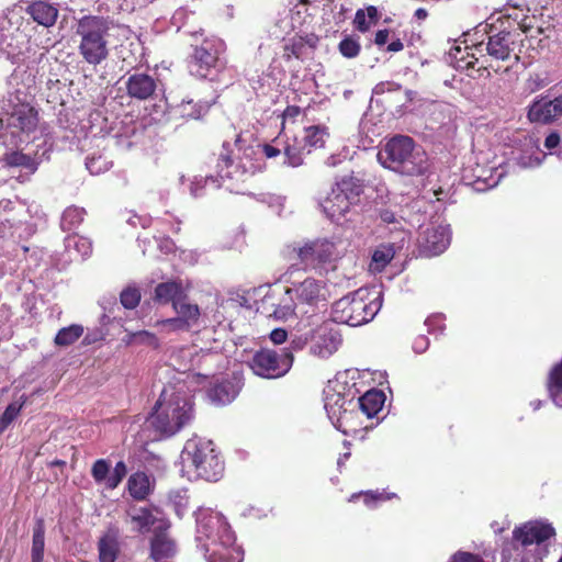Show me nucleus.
<instances>
[{
    "label": "nucleus",
    "mask_w": 562,
    "mask_h": 562,
    "mask_svg": "<svg viewBox=\"0 0 562 562\" xmlns=\"http://www.w3.org/2000/svg\"><path fill=\"white\" fill-rule=\"evenodd\" d=\"M193 418L192 398L186 392L168 386L160 393L148 422L159 435L170 437L189 425Z\"/></svg>",
    "instance_id": "1"
},
{
    "label": "nucleus",
    "mask_w": 562,
    "mask_h": 562,
    "mask_svg": "<svg viewBox=\"0 0 562 562\" xmlns=\"http://www.w3.org/2000/svg\"><path fill=\"white\" fill-rule=\"evenodd\" d=\"M119 27L110 16L83 15L77 22L76 34L80 37L78 52L83 61L97 67L109 58V37Z\"/></svg>",
    "instance_id": "2"
},
{
    "label": "nucleus",
    "mask_w": 562,
    "mask_h": 562,
    "mask_svg": "<svg viewBox=\"0 0 562 562\" xmlns=\"http://www.w3.org/2000/svg\"><path fill=\"white\" fill-rule=\"evenodd\" d=\"M194 42L191 53L187 57V67L191 76L198 79L215 80L227 66L224 58L225 42L216 36H204L201 33L192 34Z\"/></svg>",
    "instance_id": "3"
},
{
    "label": "nucleus",
    "mask_w": 562,
    "mask_h": 562,
    "mask_svg": "<svg viewBox=\"0 0 562 562\" xmlns=\"http://www.w3.org/2000/svg\"><path fill=\"white\" fill-rule=\"evenodd\" d=\"M381 164L403 176H423L428 171L427 154L416 149L415 142L409 136L392 137L378 155Z\"/></svg>",
    "instance_id": "4"
},
{
    "label": "nucleus",
    "mask_w": 562,
    "mask_h": 562,
    "mask_svg": "<svg viewBox=\"0 0 562 562\" xmlns=\"http://www.w3.org/2000/svg\"><path fill=\"white\" fill-rule=\"evenodd\" d=\"M382 306L381 293L360 288L333 304V321L349 326H360L374 318Z\"/></svg>",
    "instance_id": "5"
},
{
    "label": "nucleus",
    "mask_w": 562,
    "mask_h": 562,
    "mask_svg": "<svg viewBox=\"0 0 562 562\" xmlns=\"http://www.w3.org/2000/svg\"><path fill=\"white\" fill-rule=\"evenodd\" d=\"M241 140L238 137L236 139V145L238 147L239 155L237 156V161L233 160L227 155H221L218 159V168H220V177L222 179H226L231 182V190H235L236 192H244L246 188V182L255 176L257 172H260L263 167V160L260 156L259 146H240Z\"/></svg>",
    "instance_id": "6"
},
{
    "label": "nucleus",
    "mask_w": 562,
    "mask_h": 562,
    "mask_svg": "<svg viewBox=\"0 0 562 562\" xmlns=\"http://www.w3.org/2000/svg\"><path fill=\"white\" fill-rule=\"evenodd\" d=\"M289 260H296V265L304 270H315L318 273L327 272L338 259L335 243L327 238L307 240L303 245L294 244L286 247Z\"/></svg>",
    "instance_id": "7"
},
{
    "label": "nucleus",
    "mask_w": 562,
    "mask_h": 562,
    "mask_svg": "<svg viewBox=\"0 0 562 562\" xmlns=\"http://www.w3.org/2000/svg\"><path fill=\"white\" fill-rule=\"evenodd\" d=\"M184 451L199 477L209 482H217L223 477L224 461L212 440L190 439L186 443Z\"/></svg>",
    "instance_id": "8"
},
{
    "label": "nucleus",
    "mask_w": 562,
    "mask_h": 562,
    "mask_svg": "<svg viewBox=\"0 0 562 562\" xmlns=\"http://www.w3.org/2000/svg\"><path fill=\"white\" fill-rule=\"evenodd\" d=\"M516 36H518V34H514L509 31H499L495 34L490 35L488 42L485 47L481 42L470 48L472 53L467 54L469 60L465 61V65L463 67L470 69L475 68V66L479 65L477 71H488L491 65H485L484 63L480 64V58L476 57V53L483 56V52L486 50L491 57L499 60H506L510 57V54L515 48L514 45ZM487 76H490V72H487Z\"/></svg>",
    "instance_id": "9"
},
{
    "label": "nucleus",
    "mask_w": 562,
    "mask_h": 562,
    "mask_svg": "<svg viewBox=\"0 0 562 562\" xmlns=\"http://www.w3.org/2000/svg\"><path fill=\"white\" fill-rule=\"evenodd\" d=\"M293 359V353L289 349L278 351L262 348L254 353L249 367L261 378L276 379L289 372Z\"/></svg>",
    "instance_id": "10"
},
{
    "label": "nucleus",
    "mask_w": 562,
    "mask_h": 562,
    "mask_svg": "<svg viewBox=\"0 0 562 562\" xmlns=\"http://www.w3.org/2000/svg\"><path fill=\"white\" fill-rule=\"evenodd\" d=\"M261 310L269 317L286 321L294 315L295 302L290 288L270 289L261 300Z\"/></svg>",
    "instance_id": "11"
},
{
    "label": "nucleus",
    "mask_w": 562,
    "mask_h": 562,
    "mask_svg": "<svg viewBox=\"0 0 562 562\" xmlns=\"http://www.w3.org/2000/svg\"><path fill=\"white\" fill-rule=\"evenodd\" d=\"M451 240L449 226L432 225L419 232L417 248L420 256L430 258L442 254Z\"/></svg>",
    "instance_id": "12"
},
{
    "label": "nucleus",
    "mask_w": 562,
    "mask_h": 562,
    "mask_svg": "<svg viewBox=\"0 0 562 562\" xmlns=\"http://www.w3.org/2000/svg\"><path fill=\"white\" fill-rule=\"evenodd\" d=\"M562 117V94L550 99L548 95H538L528 105L527 119L530 123L550 125Z\"/></svg>",
    "instance_id": "13"
},
{
    "label": "nucleus",
    "mask_w": 562,
    "mask_h": 562,
    "mask_svg": "<svg viewBox=\"0 0 562 562\" xmlns=\"http://www.w3.org/2000/svg\"><path fill=\"white\" fill-rule=\"evenodd\" d=\"M554 536L552 525L539 520L528 521L513 530V539L522 547L541 544Z\"/></svg>",
    "instance_id": "14"
},
{
    "label": "nucleus",
    "mask_w": 562,
    "mask_h": 562,
    "mask_svg": "<svg viewBox=\"0 0 562 562\" xmlns=\"http://www.w3.org/2000/svg\"><path fill=\"white\" fill-rule=\"evenodd\" d=\"M340 389H344L340 383L331 381L324 389V407L331 419L351 411L350 406L355 405L353 397L349 398Z\"/></svg>",
    "instance_id": "15"
},
{
    "label": "nucleus",
    "mask_w": 562,
    "mask_h": 562,
    "mask_svg": "<svg viewBox=\"0 0 562 562\" xmlns=\"http://www.w3.org/2000/svg\"><path fill=\"white\" fill-rule=\"evenodd\" d=\"M318 36L315 34L294 35L284 40L282 45V58L290 61L293 58L303 60L305 56L313 54L318 44Z\"/></svg>",
    "instance_id": "16"
},
{
    "label": "nucleus",
    "mask_w": 562,
    "mask_h": 562,
    "mask_svg": "<svg viewBox=\"0 0 562 562\" xmlns=\"http://www.w3.org/2000/svg\"><path fill=\"white\" fill-rule=\"evenodd\" d=\"M240 391L238 381L228 378H214L206 390L207 398L216 406L232 403Z\"/></svg>",
    "instance_id": "17"
},
{
    "label": "nucleus",
    "mask_w": 562,
    "mask_h": 562,
    "mask_svg": "<svg viewBox=\"0 0 562 562\" xmlns=\"http://www.w3.org/2000/svg\"><path fill=\"white\" fill-rule=\"evenodd\" d=\"M340 344V335L328 326L322 325L314 330L311 350L321 358H327L338 349Z\"/></svg>",
    "instance_id": "18"
},
{
    "label": "nucleus",
    "mask_w": 562,
    "mask_h": 562,
    "mask_svg": "<svg viewBox=\"0 0 562 562\" xmlns=\"http://www.w3.org/2000/svg\"><path fill=\"white\" fill-rule=\"evenodd\" d=\"M125 87L130 98L144 101L155 95L157 81L147 74L136 72L127 78Z\"/></svg>",
    "instance_id": "19"
},
{
    "label": "nucleus",
    "mask_w": 562,
    "mask_h": 562,
    "mask_svg": "<svg viewBox=\"0 0 562 562\" xmlns=\"http://www.w3.org/2000/svg\"><path fill=\"white\" fill-rule=\"evenodd\" d=\"M25 12L34 22L44 27H52L59 14V10L55 4L43 0L30 2L25 8Z\"/></svg>",
    "instance_id": "20"
},
{
    "label": "nucleus",
    "mask_w": 562,
    "mask_h": 562,
    "mask_svg": "<svg viewBox=\"0 0 562 562\" xmlns=\"http://www.w3.org/2000/svg\"><path fill=\"white\" fill-rule=\"evenodd\" d=\"M296 299L301 303L316 305L319 301H325V283L314 278H306L299 283L295 289Z\"/></svg>",
    "instance_id": "21"
},
{
    "label": "nucleus",
    "mask_w": 562,
    "mask_h": 562,
    "mask_svg": "<svg viewBox=\"0 0 562 562\" xmlns=\"http://www.w3.org/2000/svg\"><path fill=\"white\" fill-rule=\"evenodd\" d=\"M120 529L110 526L98 541L99 561L115 562L120 553Z\"/></svg>",
    "instance_id": "22"
},
{
    "label": "nucleus",
    "mask_w": 562,
    "mask_h": 562,
    "mask_svg": "<svg viewBox=\"0 0 562 562\" xmlns=\"http://www.w3.org/2000/svg\"><path fill=\"white\" fill-rule=\"evenodd\" d=\"M13 125L24 133H32L38 124V111L29 103L14 106L11 114Z\"/></svg>",
    "instance_id": "23"
},
{
    "label": "nucleus",
    "mask_w": 562,
    "mask_h": 562,
    "mask_svg": "<svg viewBox=\"0 0 562 562\" xmlns=\"http://www.w3.org/2000/svg\"><path fill=\"white\" fill-rule=\"evenodd\" d=\"M321 205L325 214L330 220H338L339 217L345 216L351 204L347 198H345L344 194L338 190V188L334 186Z\"/></svg>",
    "instance_id": "24"
},
{
    "label": "nucleus",
    "mask_w": 562,
    "mask_h": 562,
    "mask_svg": "<svg viewBox=\"0 0 562 562\" xmlns=\"http://www.w3.org/2000/svg\"><path fill=\"white\" fill-rule=\"evenodd\" d=\"M181 299H189L186 290L181 281H167L161 282L155 288L154 300L160 304H175V301H180Z\"/></svg>",
    "instance_id": "25"
},
{
    "label": "nucleus",
    "mask_w": 562,
    "mask_h": 562,
    "mask_svg": "<svg viewBox=\"0 0 562 562\" xmlns=\"http://www.w3.org/2000/svg\"><path fill=\"white\" fill-rule=\"evenodd\" d=\"M384 401V393L382 391L372 389L366 392L362 396L358 397L353 407L359 406L360 411L367 416V418H372L382 409Z\"/></svg>",
    "instance_id": "26"
},
{
    "label": "nucleus",
    "mask_w": 562,
    "mask_h": 562,
    "mask_svg": "<svg viewBox=\"0 0 562 562\" xmlns=\"http://www.w3.org/2000/svg\"><path fill=\"white\" fill-rule=\"evenodd\" d=\"M130 495L136 501H145L151 493L149 476L142 471L133 473L127 481Z\"/></svg>",
    "instance_id": "27"
},
{
    "label": "nucleus",
    "mask_w": 562,
    "mask_h": 562,
    "mask_svg": "<svg viewBox=\"0 0 562 562\" xmlns=\"http://www.w3.org/2000/svg\"><path fill=\"white\" fill-rule=\"evenodd\" d=\"M328 137V128L324 125L305 127L302 142L306 147V154H310L313 149L324 148Z\"/></svg>",
    "instance_id": "28"
},
{
    "label": "nucleus",
    "mask_w": 562,
    "mask_h": 562,
    "mask_svg": "<svg viewBox=\"0 0 562 562\" xmlns=\"http://www.w3.org/2000/svg\"><path fill=\"white\" fill-rule=\"evenodd\" d=\"M395 256L393 244H381L378 246L371 257L369 269L371 272H382Z\"/></svg>",
    "instance_id": "29"
},
{
    "label": "nucleus",
    "mask_w": 562,
    "mask_h": 562,
    "mask_svg": "<svg viewBox=\"0 0 562 562\" xmlns=\"http://www.w3.org/2000/svg\"><path fill=\"white\" fill-rule=\"evenodd\" d=\"M175 543L167 535L159 532L154 536L150 542V558L156 562L172 557Z\"/></svg>",
    "instance_id": "30"
},
{
    "label": "nucleus",
    "mask_w": 562,
    "mask_h": 562,
    "mask_svg": "<svg viewBox=\"0 0 562 562\" xmlns=\"http://www.w3.org/2000/svg\"><path fill=\"white\" fill-rule=\"evenodd\" d=\"M172 308L192 328L199 324L201 311L198 304L188 302V299H181L180 301H175Z\"/></svg>",
    "instance_id": "31"
},
{
    "label": "nucleus",
    "mask_w": 562,
    "mask_h": 562,
    "mask_svg": "<svg viewBox=\"0 0 562 562\" xmlns=\"http://www.w3.org/2000/svg\"><path fill=\"white\" fill-rule=\"evenodd\" d=\"M335 186L344 196L347 198L350 204L357 202L363 192V186L360 180L351 176L341 178Z\"/></svg>",
    "instance_id": "32"
},
{
    "label": "nucleus",
    "mask_w": 562,
    "mask_h": 562,
    "mask_svg": "<svg viewBox=\"0 0 562 562\" xmlns=\"http://www.w3.org/2000/svg\"><path fill=\"white\" fill-rule=\"evenodd\" d=\"M176 114L186 120H199L206 111V106L199 101L193 99L182 100L175 109Z\"/></svg>",
    "instance_id": "33"
},
{
    "label": "nucleus",
    "mask_w": 562,
    "mask_h": 562,
    "mask_svg": "<svg viewBox=\"0 0 562 562\" xmlns=\"http://www.w3.org/2000/svg\"><path fill=\"white\" fill-rule=\"evenodd\" d=\"M336 427L347 436H356L362 429V423L358 420V413L353 408L336 418Z\"/></svg>",
    "instance_id": "34"
},
{
    "label": "nucleus",
    "mask_w": 562,
    "mask_h": 562,
    "mask_svg": "<svg viewBox=\"0 0 562 562\" xmlns=\"http://www.w3.org/2000/svg\"><path fill=\"white\" fill-rule=\"evenodd\" d=\"M45 526L42 519L37 520L33 529L32 561L44 562Z\"/></svg>",
    "instance_id": "35"
},
{
    "label": "nucleus",
    "mask_w": 562,
    "mask_h": 562,
    "mask_svg": "<svg viewBox=\"0 0 562 562\" xmlns=\"http://www.w3.org/2000/svg\"><path fill=\"white\" fill-rule=\"evenodd\" d=\"M86 211L82 207L78 206H69L67 207L60 221V227L65 232H72L79 227V225L83 222Z\"/></svg>",
    "instance_id": "36"
},
{
    "label": "nucleus",
    "mask_w": 562,
    "mask_h": 562,
    "mask_svg": "<svg viewBox=\"0 0 562 562\" xmlns=\"http://www.w3.org/2000/svg\"><path fill=\"white\" fill-rule=\"evenodd\" d=\"M83 334V327L79 324H72L63 327L55 336L54 342L59 347H67L76 342Z\"/></svg>",
    "instance_id": "37"
},
{
    "label": "nucleus",
    "mask_w": 562,
    "mask_h": 562,
    "mask_svg": "<svg viewBox=\"0 0 562 562\" xmlns=\"http://www.w3.org/2000/svg\"><path fill=\"white\" fill-rule=\"evenodd\" d=\"M5 162L10 167H23L32 173L35 172L38 167L37 161L33 157L21 151H12L7 154Z\"/></svg>",
    "instance_id": "38"
},
{
    "label": "nucleus",
    "mask_w": 562,
    "mask_h": 562,
    "mask_svg": "<svg viewBox=\"0 0 562 562\" xmlns=\"http://www.w3.org/2000/svg\"><path fill=\"white\" fill-rule=\"evenodd\" d=\"M288 164L292 167H299L303 164L306 147L302 140L294 139L293 144H288L284 148Z\"/></svg>",
    "instance_id": "39"
},
{
    "label": "nucleus",
    "mask_w": 562,
    "mask_h": 562,
    "mask_svg": "<svg viewBox=\"0 0 562 562\" xmlns=\"http://www.w3.org/2000/svg\"><path fill=\"white\" fill-rule=\"evenodd\" d=\"M548 391L553 400L562 395V363H557L550 371L548 378Z\"/></svg>",
    "instance_id": "40"
},
{
    "label": "nucleus",
    "mask_w": 562,
    "mask_h": 562,
    "mask_svg": "<svg viewBox=\"0 0 562 562\" xmlns=\"http://www.w3.org/2000/svg\"><path fill=\"white\" fill-rule=\"evenodd\" d=\"M393 496H395V495L394 494H389V493H385V492L366 491V492H359V493L351 494V496L349 497L348 501L349 502H356L359 497H363V503L368 507H372L376 503L385 502L387 499H391Z\"/></svg>",
    "instance_id": "41"
},
{
    "label": "nucleus",
    "mask_w": 562,
    "mask_h": 562,
    "mask_svg": "<svg viewBox=\"0 0 562 562\" xmlns=\"http://www.w3.org/2000/svg\"><path fill=\"white\" fill-rule=\"evenodd\" d=\"M339 53L346 58H356L361 52L358 36L347 35L338 44Z\"/></svg>",
    "instance_id": "42"
},
{
    "label": "nucleus",
    "mask_w": 562,
    "mask_h": 562,
    "mask_svg": "<svg viewBox=\"0 0 562 562\" xmlns=\"http://www.w3.org/2000/svg\"><path fill=\"white\" fill-rule=\"evenodd\" d=\"M132 521L136 524L137 530L144 533L150 530L156 522V518L150 509L142 507L132 516Z\"/></svg>",
    "instance_id": "43"
},
{
    "label": "nucleus",
    "mask_w": 562,
    "mask_h": 562,
    "mask_svg": "<svg viewBox=\"0 0 562 562\" xmlns=\"http://www.w3.org/2000/svg\"><path fill=\"white\" fill-rule=\"evenodd\" d=\"M142 299L140 291L137 286H127L120 294L121 304L127 310H134L138 306Z\"/></svg>",
    "instance_id": "44"
},
{
    "label": "nucleus",
    "mask_w": 562,
    "mask_h": 562,
    "mask_svg": "<svg viewBox=\"0 0 562 562\" xmlns=\"http://www.w3.org/2000/svg\"><path fill=\"white\" fill-rule=\"evenodd\" d=\"M68 247H75L82 258L89 256L92 252L91 241L79 235L69 236L67 239Z\"/></svg>",
    "instance_id": "45"
},
{
    "label": "nucleus",
    "mask_w": 562,
    "mask_h": 562,
    "mask_svg": "<svg viewBox=\"0 0 562 562\" xmlns=\"http://www.w3.org/2000/svg\"><path fill=\"white\" fill-rule=\"evenodd\" d=\"M126 474H127V468H126V464L124 463V461L116 462V464L113 469V472L111 474H109V477L106 479L105 486L109 490L116 488L120 485V483L123 481V479L126 476Z\"/></svg>",
    "instance_id": "46"
},
{
    "label": "nucleus",
    "mask_w": 562,
    "mask_h": 562,
    "mask_svg": "<svg viewBox=\"0 0 562 562\" xmlns=\"http://www.w3.org/2000/svg\"><path fill=\"white\" fill-rule=\"evenodd\" d=\"M23 404L11 403L0 416V432L8 428V426L18 417Z\"/></svg>",
    "instance_id": "47"
},
{
    "label": "nucleus",
    "mask_w": 562,
    "mask_h": 562,
    "mask_svg": "<svg viewBox=\"0 0 562 562\" xmlns=\"http://www.w3.org/2000/svg\"><path fill=\"white\" fill-rule=\"evenodd\" d=\"M110 473V464L104 459L97 460L91 468V475L97 483L106 482Z\"/></svg>",
    "instance_id": "48"
},
{
    "label": "nucleus",
    "mask_w": 562,
    "mask_h": 562,
    "mask_svg": "<svg viewBox=\"0 0 562 562\" xmlns=\"http://www.w3.org/2000/svg\"><path fill=\"white\" fill-rule=\"evenodd\" d=\"M159 324L167 328L170 331H189L191 330V326L184 322V319L180 318L178 315L176 317L162 319Z\"/></svg>",
    "instance_id": "49"
},
{
    "label": "nucleus",
    "mask_w": 562,
    "mask_h": 562,
    "mask_svg": "<svg viewBox=\"0 0 562 562\" xmlns=\"http://www.w3.org/2000/svg\"><path fill=\"white\" fill-rule=\"evenodd\" d=\"M353 26L357 31L361 33H366L370 30L371 23L369 22V19L367 20V14L364 9H358L355 19H353Z\"/></svg>",
    "instance_id": "50"
},
{
    "label": "nucleus",
    "mask_w": 562,
    "mask_h": 562,
    "mask_svg": "<svg viewBox=\"0 0 562 562\" xmlns=\"http://www.w3.org/2000/svg\"><path fill=\"white\" fill-rule=\"evenodd\" d=\"M448 562H485L479 554L467 551H457L451 555Z\"/></svg>",
    "instance_id": "51"
},
{
    "label": "nucleus",
    "mask_w": 562,
    "mask_h": 562,
    "mask_svg": "<svg viewBox=\"0 0 562 562\" xmlns=\"http://www.w3.org/2000/svg\"><path fill=\"white\" fill-rule=\"evenodd\" d=\"M221 517L218 514H215V515H211L209 518L206 519H202V520H199V527L201 529H203V532L205 533V536L207 538H211L212 537V531L209 530V528L212 527V525L214 524H221Z\"/></svg>",
    "instance_id": "52"
},
{
    "label": "nucleus",
    "mask_w": 562,
    "mask_h": 562,
    "mask_svg": "<svg viewBox=\"0 0 562 562\" xmlns=\"http://www.w3.org/2000/svg\"><path fill=\"white\" fill-rule=\"evenodd\" d=\"M134 337L138 338L143 342L148 344L149 346H153L154 348H157L159 346V340L156 337V335L147 330L138 331L134 334Z\"/></svg>",
    "instance_id": "53"
},
{
    "label": "nucleus",
    "mask_w": 562,
    "mask_h": 562,
    "mask_svg": "<svg viewBox=\"0 0 562 562\" xmlns=\"http://www.w3.org/2000/svg\"><path fill=\"white\" fill-rule=\"evenodd\" d=\"M270 340L276 344V345H280V344H283L286 338H288V333L285 329L283 328H276L273 329L270 335Z\"/></svg>",
    "instance_id": "54"
},
{
    "label": "nucleus",
    "mask_w": 562,
    "mask_h": 562,
    "mask_svg": "<svg viewBox=\"0 0 562 562\" xmlns=\"http://www.w3.org/2000/svg\"><path fill=\"white\" fill-rule=\"evenodd\" d=\"M560 140V134L558 132H551L544 139V147L552 150L559 146Z\"/></svg>",
    "instance_id": "55"
},
{
    "label": "nucleus",
    "mask_w": 562,
    "mask_h": 562,
    "mask_svg": "<svg viewBox=\"0 0 562 562\" xmlns=\"http://www.w3.org/2000/svg\"><path fill=\"white\" fill-rule=\"evenodd\" d=\"M259 150H260V156L262 157V155H265L267 158H274L277 156L280 155V149H278L277 147L270 145V144H265L262 146H259Z\"/></svg>",
    "instance_id": "56"
},
{
    "label": "nucleus",
    "mask_w": 562,
    "mask_h": 562,
    "mask_svg": "<svg viewBox=\"0 0 562 562\" xmlns=\"http://www.w3.org/2000/svg\"><path fill=\"white\" fill-rule=\"evenodd\" d=\"M301 113V108L297 105H288L283 112L284 120H295Z\"/></svg>",
    "instance_id": "57"
},
{
    "label": "nucleus",
    "mask_w": 562,
    "mask_h": 562,
    "mask_svg": "<svg viewBox=\"0 0 562 562\" xmlns=\"http://www.w3.org/2000/svg\"><path fill=\"white\" fill-rule=\"evenodd\" d=\"M389 36H390V31L387 29H384V30H379L376 33H375V36H374V43L378 45V46H383L384 44L387 43L389 41Z\"/></svg>",
    "instance_id": "58"
},
{
    "label": "nucleus",
    "mask_w": 562,
    "mask_h": 562,
    "mask_svg": "<svg viewBox=\"0 0 562 562\" xmlns=\"http://www.w3.org/2000/svg\"><path fill=\"white\" fill-rule=\"evenodd\" d=\"M379 215H380L381 221L386 224H392V223L396 222L395 213L389 209L381 210Z\"/></svg>",
    "instance_id": "59"
},
{
    "label": "nucleus",
    "mask_w": 562,
    "mask_h": 562,
    "mask_svg": "<svg viewBox=\"0 0 562 562\" xmlns=\"http://www.w3.org/2000/svg\"><path fill=\"white\" fill-rule=\"evenodd\" d=\"M364 10H366V14L369 19V22L371 24H375L380 19V14H379L376 7L368 5Z\"/></svg>",
    "instance_id": "60"
},
{
    "label": "nucleus",
    "mask_w": 562,
    "mask_h": 562,
    "mask_svg": "<svg viewBox=\"0 0 562 562\" xmlns=\"http://www.w3.org/2000/svg\"><path fill=\"white\" fill-rule=\"evenodd\" d=\"M403 48H404L403 42L401 41V38H396L387 45L386 50L390 53H397V52L403 50Z\"/></svg>",
    "instance_id": "61"
},
{
    "label": "nucleus",
    "mask_w": 562,
    "mask_h": 562,
    "mask_svg": "<svg viewBox=\"0 0 562 562\" xmlns=\"http://www.w3.org/2000/svg\"><path fill=\"white\" fill-rule=\"evenodd\" d=\"M385 87H394V90L400 89V86H397V85H395L393 82H381V83L376 85L374 91L376 93L384 92V88Z\"/></svg>",
    "instance_id": "62"
},
{
    "label": "nucleus",
    "mask_w": 562,
    "mask_h": 562,
    "mask_svg": "<svg viewBox=\"0 0 562 562\" xmlns=\"http://www.w3.org/2000/svg\"><path fill=\"white\" fill-rule=\"evenodd\" d=\"M414 16L416 20L418 21H423L425 20L427 16H428V12L426 9L424 8H418L415 12H414Z\"/></svg>",
    "instance_id": "63"
},
{
    "label": "nucleus",
    "mask_w": 562,
    "mask_h": 562,
    "mask_svg": "<svg viewBox=\"0 0 562 562\" xmlns=\"http://www.w3.org/2000/svg\"><path fill=\"white\" fill-rule=\"evenodd\" d=\"M49 467L65 468L66 467V461L59 460V459H55L52 462H49Z\"/></svg>",
    "instance_id": "64"
}]
</instances>
